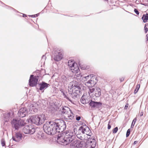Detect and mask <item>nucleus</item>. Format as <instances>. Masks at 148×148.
Listing matches in <instances>:
<instances>
[{
  "mask_svg": "<svg viewBox=\"0 0 148 148\" xmlns=\"http://www.w3.org/2000/svg\"><path fill=\"white\" fill-rule=\"evenodd\" d=\"M84 127L81 126L78 129L77 128H74V132L70 130L66 131L63 133L62 136H58L57 139L59 144L65 145L73 141L71 144L73 148H87L88 146H90V148H94L96 143L95 139H89L86 143L84 141H77L74 140L75 137V134H84Z\"/></svg>",
  "mask_w": 148,
  "mask_h": 148,
  "instance_id": "obj_1",
  "label": "nucleus"
},
{
  "mask_svg": "<svg viewBox=\"0 0 148 148\" xmlns=\"http://www.w3.org/2000/svg\"><path fill=\"white\" fill-rule=\"evenodd\" d=\"M65 121L62 120H56L54 121L49 122L43 126L44 131L49 135H53L62 132L66 129Z\"/></svg>",
  "mask_w": 148,
  "mask_h": 148,
  "instance_id": "obj_2",
  "label": "nucleus"
},
{
  "mask_svg": "<svg viewBox=\"0 0 148 148\" xmlns=\"http://www.w3.org/2000/svg\"><path fill=\"white\" fill-rule=\"evenodd\" d=\"M69 87V92L70 96L74 99H76L79 97L82 90L84 89L85 87L83 85L75 81H73L71 82Z\"/></svg>",
  "mask_w": 148,
  "mask_h": 148,
  "instance_id": "obj_3",
  "label": "nucleus"
},
{
  "mask_svg": "<svg viewBox=\"0 0 148 148\" xmlns=\"http://www.w3.org/2000/svg\"><path fill=\"white\" fill-rule=\"evenodd\" d=\"M46 119L44 114L31 116L28 120L29 123L38 125L42 124Z\"/></svg>",
  "mask_w": 148,
  "mask_h": 148,
  "instance_id": "obj_4",
  "label": "nucleus"
},
{
  "mask_svg": "<svg viewBox=\"0 0 148 148\" xmlns=\"http://www.w3.org/2000/svg\"><path fill=\"white\" fill-rule=\"evenodd\" d=\"M11 124L13 128L18 130L20 128L24 126L26 123L23 119H13L11 121Z\"/></svg>",
  "mask_w": 148,
  "mask_h": 148,
  "instance_id": "obj_5",
  "label": "nucleus"
},
{
  "mask_svg": "<svg viewBox=\"0 0 148 148\" xmlns=\"http://www.w3.org/2000/svg\"><path fill=\"white\" fill-rule=\"evenodd\" d=\"M35 128L31 125H27L23 129V132L25 134H33L35 132Z\"/></svg>",
  "mask_w": 148,
  "mask_h": 148,
  "instance_id": "obj_6",
  "label": "nucleus"
},
{
  "mask_svg": "<svg viewBox=\"0 0 148 148\" xmlns=\"http://www.w3.org/2000/svg\"><path fill=\"white\" fill-rule=\"evenodd\" d=\"M39 102H37L34 103V104L30 105L28 106V109H29L30 113L33 114L34 112H37L38 108L39 107Z\"/></svg>",
  "mask_w": 148,
  "mask_h": 148,
  "instance_id": "obj_7",
  "label": "nucleus"
},
{
  "mask_svg": "<svg viewBox=\"0 0 148 148\" xmlns=\"http://www.w3.org/2000/svg\"><path fill=\"white\" fill-rule=\"evenodd\" d=\"M38 79L36 76H34L33 75H31L29 81L30 86L34 87L36 86L37 84Z\"/></svg>",
  "mask_w": 148,
  "mask_h": 148,
  "instance_id": "obj_8",
  "label": "nucleus"
},
{
  "mask_svg": "<svg viewBox=\"0 0 148 148\" xmlns=\"http://www.w3.org/2000/svg\"><path fill=\"white\" fill-rule=\"evenodd\" d=\"M28 112L29 114L30 113L29 112V109L28 108L27 109L26 108L24 107L21 108L19 110L18 114L19 117H23L26 115Z\"/></svg>",
  "mask_w": 148,
  "mask_h": 148,
  "instance_id": "obj_9",
  "label": "nucleus"
},
{
  "mask_svg": "<svg viewBox=\"0 0 148 148\" xmlns=\"http://www.w3.org/2000/svg\"><path fill=\"white\" fill-rule=\"evenodd\" d=\"M71 110L70 109L67 107H62L59 111V113L62 116H64L65 119H66V116L67 114L69 113L70 112Z\"/></svg>",
  "mask_w": 148,
  "mask_h": 148,
  "instance_id": "obj_10",
  "label": "nucleus"
},
{
  "mask_svg": "<svg viewBox=\"0 0 148 148\" xmlns=\"http://www.w3.org/2000/svg\"><path fill=\"white\" fill-rule=\"evenodd\" d=\"M53 57L55 61H58L62 59L63 56L61 52L59 51L55 50Z\"/></svg>",
  "mask_w": 148,
  "mask_h": 148,
  "instance_id": "obj_11",
  "label": "nucleus"
},
{
  "mask_svg": "<svg viewBox=\"0 0 148 148\" xmlns=\"http://www.w3.org/2000/svg\"><path fill=\"white\" fill-rule=\"evenodd\" d=\"M91 76L90 77L89 75L84 77V78L86 79V80H85V84L88 86H94L96 84L93 80L91 79Z\"/></svg>",
  "mask_w": 148,
  "mask_h": 148,
  "instance_id": "obj_12",
  "label": "nucleus"
},
{
  "mask_svg": "<svg viewBox=\"0 0 148 148\" xmlns=\"http://www.w3.org/2000/svg\"><path fill=\"white\" fill-rule=\"evenodd\" d=\"M14 113L11 110L4 113L3 116L5 121V122H8L10 120L14 117Z\"/></svg>",
  "mask_w": 148,
  "mask_h": 148,
  "instance_id": "obj_13",
  "label": "nucleus"
},
{
  "mask_svg": "<svg viewBox=\"0 0 148 148\" xmlns=\"http://www.w3.org/2000/svg\"><path fill=\"white\" fill-rule=\"evenodd\" d=\"M38 85L39 87V90L41 91L42 92H43L44 90L49 86L50 85L49 84L43 81L38 84Z\"/></svg>",
  "mask_w": 148,
  "mask_h": 148,
  "instance_id": "obj_14",
  "label": "nucleus"
},
{
  "mask_svg": "<svg viewBox=\"0 0 148 148\" xmlns=\"http://www.w3.org/2000/svg\"><path fill=\"white\" fill-rule=\"evenodd\" d=\"M89 104L92 108H98L101 106L102 103L101 102L95 101L91 100Z\"/></svg>",
  "mask_w": 148,
  "mask_h": 148,
  "instance_id": "obj_15",
  "label": "nucleus"
},
{
  "mask_svg": "<svg viewBox=\"0 0 148 148\" xmlns=\"http://www.w3.org/2000/svg\"><path fill=\"white\" fill-rule=\"evenodd\" d=\"M15 137L14 136H12V139L13 140L15 141L16 142H19L21 140L22 137V135L19 132L16 133Z\"/></svg>",
  "mask_w": 148,
  "mask_h": 148,
  "instance_id": "obj_16",
  "label": "nucleus"
},
{
  "mask_svg": "<svg viewBox=\"0 0 148 148\" xmlns=\"http://www.w3.org/2000/svg\"><path fill=\"white\" fill-rule=\"evenodd\" d=\"M70 69L71 71L74 73H77L80 71L79 67L77 64H75L73 67H72Z\"/></svg>",
  "mask_w": 148,
  "mask_h": 148,
  "instance_id": "obj_17",
  "label": "nucleus"
},
{
  "mask_svg": "<svg viewBox=\"0 0 148 148\" xmlns=\"http://www.w3.org/2000/svg\"><path fill=\"white\" fill-rule=\"evenodd\" d=\"M93 94L97 97H99L101 95L100 88L98 87L96 88Z\"/></svg>",
  "mask_w": 148,
  "mask_h": 148,
  "instance_id": "obj_18",
  "label": "nucleus"
},
{
  "mask_svg": "<svg viewBox=\"0 0 148 148\" xmlns=\"http://www.w3.org/2000/svg\"><path fill=\"white\" fill-rule=\"evenodd\" d=\"M74 115L73 113L71 110L70 112L69 113L67 114V115L66 116V117L65 119L72 120L74 118Z\"/></svg>",
  "mask_w": 148,
  "mask_h": 148,
  "instance_id": "obj_19",
  "label": "nucleus"
},
{
  "mask_svg": "<svg viewBox=\"0 0 148 148\" xmlns=\"http://www.w3.org/2000/svg\"><path fill=\"white\" fill-rule=\"evenodd\" d=\"M85 127L84 128V134H86L88 136H90L91 133V131L89 128L86 125Z\"/></svg>",
  "mask_w": 148,
  "mask_h": 148,
  "instance_id": "obj_20",
  "label": "nucleus"
},
{
  "mask_svg": "<svg viewBox=\"0 0 148 148\" xmlns=\"http://www.w3.org/2000/svg\"><path fill=\"white\" fill-rule=\"evenodd\" d=\"M142 19L143 20L144 23H146L148 20V14L147 13L145 14H144L142 17Z\"/></svg>",
  "mask_w": 148,
  "mask_h": 148,
  "instance_id": "obj_21",
  "label": "nucleus"
},
{
  "mask_svg": "<svg viewBox=\"0 0 148 148\" xmlns=\"http://www.w3.org/2000/svg\"><path fill=\"white\" fill-rule=\"evenodd\" d=\"M75 64L74 61L71 60H69L68 62V64L70 68V69L72 68V67H73Z\"/></svg>",
  "mask_w": 148,
  "mask_h": 148,
  "instance_id": "obj_22",
  "label": "nucleus"
},
{
  "mask_svg": "<svg viewBox=\"0 0 148 148\" xmlns=\"http://www.w3.org/2000/svg\"><path fill=\"white\" fill-rule=\"evenodd\" d=\"M86 97L83 95L81 99V102L83 104H85L88 103V101L86 100Z\"/></svg>",
  "mask_w": 148,
  "mask_h": 148,
  "instance_id": "obj_23",
  "label": "nucleus"
},
{
  "mask_svg": "<svg viewBox=\"0 0 148 148\" xmlns=\"http://www.w3.org/2000/svg\"><path fill=\"white\" fill-rule=\"evenodd\" d=\"M93 86H90V87L88 86L89 87V91L88 92L89 94L90 95V93H94V91L95 90V88H93Z\"/></svg>",
  "mask_w": 148,
  "mask_h": 148,
  "instance_id": "obj_24",
  "label": "nucleus"
},
{
  "mask_svg": "<svg viewBox=\"0 0 148 148\" xmlns=\"http://www.w3.org/2000/svg\"><path fill=\"white\" fill-rule=\"evenodd\" d=\"M75 134L76 136L80 140H84V139L83 134Z\"/></svg>",
  "mask_w": 148,
  "mask_h": 148,
  "instance_id": "obj_25",
  "label": "nucleus"
},
{
  "mask_svg": "<svg viewBox=\"0 0 148 148\" xmlns=\"http://www.w3.org/2000/svg\"><path fill=\"white\" fill-rule=\"evenodd\" d=\"M140 87V85L139 84H137L136 86V88L135 89L134 93L135 94H136L138 92L139 89Z\"/></svg>",
  "mask_w": 148,
  "mask_h": 148,
  "instance_id": "obj_26",
  "label": "nucleus"
},
{
  "mask_svg": "<svg viewBox=\"0 0 148 148\" xmlns=\"http://www.w3.org/2000/svg\"><path fill=\"white\" fill-rule=\"evenodd\" d=\"M136 121V118H134V119L132 121V124H131V128H133V127L135 125V124Z\"/></svg>",
  "mask_w": 148,
  "mask_h": 148,
  "instance_id": "obj_27",
  "label": "nucleus"
},
{
  "mask_svg": "<svg viewBox=\"0 0 148 148\" xmlns=\"http://www.w3.org/2000/svg\"><path fill=\"white\" fill-rule=\"evenodd\" d=\"M144 30L145 33H147L148 31V23H147L145 24L144 27Z\"/></svg>",
  "mask_w": 148,
  "mask_h": 148,
  "instance_id": "obj_28",
  "label": "nucleus"
},
{
  "mask_svg": "<svg viewBox=\"0 0 148 148\" xmlns=\"http://www.w3.org/2000/svg\"><path fill=\"white\" fill-rule=\"evenodd\" d=\"M62 81L65 82L66 81H67V78L64 75H62L61 77Z\"/></svg>",
  "mask_w": 148,
  "mask_h": 148,
  "instance_id": "obj_29",
  "label": "nucleus"
},
{
  "mask_svg": "<svg viewBox=\"0 0 148 148\" xmlns=\"http://www.w3.org/2000/svg\"><path fill=\"white\" fill-rule=\"evenodd\" d=\"M130 129H129L127 130V133H126V137H127L129 136V135L130 134Z\"/></svg>",
  "mask_w": 148,
  "mask_h": 148,
  "instance_id": "obj_30",
  "label": "nucleus"
},
{
  "mask_svg": "<svg viewBox=\"0 0 148 148\" xmlns=\"http://www.w3.org/2000/svg\"><path fill=\"white\" fill-rule=\"evenodd\" d=\"M118 130V128L117 127H116L114 128L113 130V133H116L117 132Z\"/></svg>",
  "mask_w": 148,
  "mask_h": 148,
  "instance_id": "obj_31",
  "label": "nucleus"
},
{
  "mask_svg": "<svg viewBox=\"0 0 148 148\" xmlns=\"http://www.w3.org/2000/svg\"><path fill=\"white\" fill-rule=\"evenodd\" d=\"M78 123L80 125H82V126H86V124L84 123H83L82 122L80 121H78Z\"/></svg>",
  "mask_w": 148,
  "mask_h": 148,
  "instance_id": "obj_32",
  "label": "nucleus"
},
{
  "mask_svg": "<svg viewBox=\"0 0 148 148\" xmlns=\"http://www.w3.org/2000/svg\"><path fill=\"white\" fill-rule=\"evenodd\" d=\"M81 119V117L77 115L76 116V119L77 121H79Z\"/></svg>",
  "mask_w": 148,
  "mask_h": 148,
  "instance_id": "obj_33",
  "label": "nucleus"
},
{
  "mask_svg": "<svg viewBox=\"0 0 148 148\" xmlns=\"http://www.w3.org/2000/svg\"><path fill=\"white\" fill-rule=\"evenodd\" d=\"M134 11L137 15H138L139 14V12L136 9H134Z\"/></svg>",
  "mask_w": 148,
  "mask_h": 148,
  "instance_id": "obj_34",
  "label": "nucleus"
},
{
  "mask_svg": "<svg viewBox=\"0 0 148 148\" xmlns=\"http://www.w3.org/2000/svg\"><path fill=\"white\" fill-rule=\"evenodd\" d=\"M64 97L65 98H66L67 100H69V101H70L71 102H72V101L71 99L70 98H69L68 97L66 96L65 95V96H64Z\"/></svg>",
  "mask_w": 148,
  "mask_h": 148,
  "instance_id": "obj_35",
  "label": "nucleus"
},
{
  "mask_svg": "<svg viewBox=\"0 0 148 148\" xmlns=\"http://www.w3.org/2000/svg\"><path fill=\"white\" fill-rule=\"evenodd\" d=\"M1 144L2 145L3 147L5 145V141L4 140H2L1 141Z\"/></svg>",
  "mask_w": 148,
  "mask_h": 148,
  "instance_id": "obj_36",
  "label": "nucleus"
},
{
  "mask_svg": "<svg viewBox=\"0 0 148 148\" xmlns=\"http://www.w3.org/2000/svg\"><path fill=\"white\" fill-rule=\"evenodd\" d=\"M46 56L45 55H43L42 57V60H44L46 59Z\"/></svg>",
  "mask_w": 148,
  "mask_h": 148,
  "instance_id": "obj_37",
  "label": "nucleus"
},
{
  "mask_svg": "<svg viewBox=\"0 0 148 148\" xmlns=\"http://www.w3.org/2000/svg\"><path fill=\"white\" fill-rule=\"evenodd\" d=\"M110 121H109V122L108 123V130L110 129L111 127V126L110 125Z\"/></svg>",
  "mask_w": 148,
  "mask_h": 148,
  "instance_id": "obj_38",
  "label": "nucleus"
},
{
  "mask_svg": "<svg viewBox=\"0 0 148 148\" xmlns=\"http://www.w3.org/2000/svg\"><path fill=\"white\" fill-rule=\"evenodd\" d=\"M128 106H129L128 104L127 103L125 105L124 107V109H126L127 108H128Z\"/></svg>",
  "mask_w": 148,
  "mask_h": 148,
  "instance_id": "obj_39",
  "label": "nucleus"
},
{
  "mask_svg": "<svg viewBox=\"0 0 148 148\" xmlns=\"http://www.w3.org/2000/svg\"><path fill=\"white\" fill-rule=\"evenodd\" d=\"M140 113V116H142L143 115V111H141L139 113Z\"/></svg>",
  "mask_w": 148,
  "mask_h": 148,
  "instance_id": "obj_40",
  "label": "nucleus"
},
{
  "mask_svg": "<svg viewBox=\"0 0 148 148\" xmlns=\"http://www.w3.org/2000/svg\"><path fill=\"white\" fill-rule=\"evenodd\" d=\"M29 17H30L32 18H34L36 17L35 15H29Z\"/></svg>",
  "mask_w": 148,
  "mask_h": 148,
  "instance_id": "obj_41",
  "label": "nucleus"
},
{
  "mask_svg": "<svg viewBox=\"0 0 148 148\" xmlns=\"http://www.w3.org/2000/svg\"><path fill=\"white\" fill-rule=\"evenodd\" d=\"M124 80V78H123V77H121L120 79V81L121 82H123Z\"/></svg>",
  "mask_w": 148,
  "mask_h": 148,
  "instance_id": "obj_42",
  "label": "nucleus"
},
{
  "mask_svg": "<svg viewBox=\"0 0 148 148\" xmlns=\"http://www.w3.org/2000/svg\"><path fill=\"white\" fill-rule=\"evenodd\" d=\"M138 142V141H134V142L133 145H135Z\"/></svg>",
  "mask_w": 148,
  "mask_h": 148,
  "instance_id": "obj_43",
  "label": "nucleus"
},
{
  "mask_svg": "<svg viewBox=\"0 0 148 148\" xmlns=\"http://www.w3.org/2000/svg\"><path fill=\"white\" fill-rule=\"evenodd\" d=\"M81 68L83 70H85L86 69V67H81Z\"/></svg>",
  "mask_w": 148,
  "mask_h": 148,
  "instance_id": "obj_44",
  "label": "nucleus"
},
{
  "mask_svg": "<svg viewBox=\"0 0 148 148\" xmlns=\"http://www.w3.org/2000/svg\"><path fill=\"white\" fill-rule=\"evenodd\" d=\"M23 17H26L27 16V15L26 14H23Z\"/></svg>",
  "mask_w": 148,
  "mask_h": 148,
  "instance_id": "obj_45",
  "label": "nucleus"
},
{
  "mask_svg": "<svg viewBox=\"0 0 148 148\" xmlns=\"http://www.w3.org/2000/svg\"><path fill=\"white\" fill-rule=\"evenodd\" d=\"M146 37H147V41L148 40V34H147L146 35Z\"/></svg>",
  "mask_w": 148,
  "mask_h": 148,
  "instance_id": "obj_46",
  "label": "nucleus"
},
{
  "mask_svg": "<svg viewBox=\"0 0 148 148\" xmlns=\"http://www.w3.org/2000/svg\"><path fill=\"white\" fill-rule=\"evenodd\" d=\"M39 14L38 13V14H34V15H35V16L36 17H37L38 15Z\"/></svg>",
  "mask_w": 148,
  "mask_h": 148,
  "instance_id": "obj_47",
  "label": "nucleus"
},
{
  "mask_svg": "<svg viewBox=\"0 0 148 148\" xmlns=\"http://www.w3.org/2000/svg\"><path fill=\"white\" fill-rule=\"evenodd\" d=\"M31 108V110H33L34 108Z\"/></svg>",
  "mask_w": 148,
  "mask_h": 148,
  "instance_id": "obj_48",
  "label": "nucleus"
}]
</instances>
